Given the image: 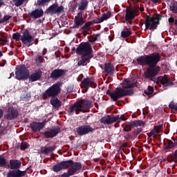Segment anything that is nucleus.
Here are the masks:
<instances>
[{
    "label": "nucleus",
    "mask_w": 177,
    "mask_h": 177,
    "mask_svg": "<svg viewBox=\"0 0 177 177\" xmlns=\"http://www.w3.org/2000/svg\"><path fill=\"white\" fill-rule=\"evenodd\" d=\"M156 81L157 82L163 84V86H172L174 84L170 78L165 75L164 77H157Z\"/></svg>",
    "instance_id": "obj_22"
},
{
    "label": "nucleus",
    "mask_w": 177,
    "mask_h": 177,
    "mask_svg": "<svg viewBox=\"0 0 177 177\" xmlns=\"http://www.w3.org/2000/svg\"><path fill=\"white\" fill-rule=\"evenodd\" d=\"M93 106L92 101L82 99L74 104L71 105L68 111V115L73 116L75 113L79 115L80 112L85 113L88 112L86 109H90L93 108Z\"/></svg>",
    "instance_id": "obj_4"
},
{
    "label": "nucleus",
    "mask_w": 177,
    "mask_h": 177,
    "mask_svg": "<svg viewBox=\"0 0 177 177\" xmlns=\"http://www.w3.org/2000/svg\"><path fill=\"white\" fill-rule=\"evenodd\" d=\"M7 62L6 60H2V62L0 63V66L3 67L6 64Z\"/></svg>",
    "instance_id": "obj_61"
},
{
    "label": "nucleus",
    "mask_w": 177,
    "mask_h": 177,
    "mask_svg": "<svg viewBox=\"0 0 177 177\" xmlns=\"http://www.w3.org/2000/svg\"><path fill=\"white\" fill-rule=\"evenodd\" d=\"M139 12V7H129L127 8L125 10V21H127V24H132L133 19L138 15V12Z\"/></svg>",
    "instance_id": "obj_10"
},
{
    "label": "nucleus",
    "mask_w": 177,
    "mask_h": 177,
    "mask_svg": "<svg viewBox=\"0 0 177 177\" xmlns=\"http://www.w3.org/2000/svg\"><path fill=\"white\" fill-rule=\"evenodd\" d=\"M84 20H82L80 19L75 18L74 22L77 26H80L83 24Z\"/></svg>",
    "instance_id": "obj_48"
},
{
    "label": "nucleus",
    "mask_w": 177,
    "mask_h": 177,
    "mask_svg": "<svg viewBox=\"0 0 177 177\" xmlns=\"http://www.w3.org/2000/svg\"><path fill=\"white\" fill-rule=\"evenodd\" d=\"M73 53H76L80 56H84L90 58H93V49L90 42H82L79 44L77 48Z\"/></svg>",
    "instance_id": "obj_6"
},
{
    "label": "nucleus",
    "mask_w": 177,
    "mask_h": 177,
    "mask_svg": "<svg viewBox=\"0 0 177 177\" xmlns=\"http://www.w3.org/2000/svg\"><path fill=\"white\" fill-rule=\"evenodd\" d=\"M4 111L2 109H0V120L3 117Z\"/></svg>",
    "instance_id": "obj_62"
},
{
    "label": "nucleus",
    "mask_w": 177,
    "mask_h": 177,
    "mask_svg": "<svg viewBox=\"0 0 177 177\" xmlns=\"http://www.w3.org/2000/svg\"><path fill=\"white\" fill-rule=\"evenodd\" d=\"M19 116V111L17 108L13 106H10L6 109L4 119L8 121H12L18 118Z\"/></svg>",
    "instance_id": "obj_9"
},
{
    "label": "nucleus",
    "mask_w": 177,
    "mask_h": 177,
    "mask_svg": "<svg viewBox=\"0 0 177 177\" xmlns=\"http://www.w3.org/2000/svg\"><path fill=\"white\" fill-rule=\"evenodd\" d=\"M174 142L170 140H166L163 143V149L165 150H174L177 148V139L171 138Z\"/></svg>",
    "instance_id": "obj_19"
},
{
    "label": "nucleus",
    "mask_w": 177,
    "mask_h": 177,
    "mask_svg": "<svg viewBox=\"0 0 177 177\" xmlns=\"http://www.w3.org/2000/svg\"><path fill=\"white\" fill-rule=\"evenodd\" d=\"M161 55L159 53H153L149 55H145L140 56L136 59L138 65H147L149 66L144 73L145 78L154 81L155 77L160 71V67L157 66V64L161 61Z\"/></svg>",
    "instance_id": "obj_1"
},
{
    "label": "nucleus",
    "mask_w": 177,
    "mask_h": 177,
    "mask_svg": "<svg viewBox=\"0 0 177 177\" xmlns=\"http://www.w3.org/2000/svg\"><path fill=\"white\" fill-rule=\"evenodd\" d=\"M44 15V10L41 9H35V10L32 11L31 12L28 14V17L32 19H39L43 17Z\"/></svg>",
    "instance_id": "obj_21"
},
{
    "label": "nucleus",
    "mask_w": 177,
    "mask_h": 177,
    "mask_svg": "<svg viewBox=\"0 0 177 177\" xmlns=\"http://www.w3.org/2000/svg\"><path fill=\"white\" fill-rule=\"evenodd\" d=\"M91 59H92V58L89 57L81 55L80 59L77 62V66H85V64L86 62L87 63L90 62Z\"/></svg>",
    "instance_id": "obj_27"
},
{
    "label": "nucleus",
    "mask_w": 177,
    "mask_h": 177,
    "mask_svg": "<svg viewBox=\"0 0 177 177\" xmlns=\"http://www.w3.org/2000/svg\"><path fill=\"white\" fill-rule=\"evenodd\" d=\"M138 10H140V12H143L145 10L144 7H140V8H138Z\"/></svg>",
    "instance_id": "obj_64"
},
{
    "label": "nucleus",
    "mask_w": 177,
    "mask_h": 177,
    "mask_svg": "<svg viewBox=\"0 0 177 177\" xmlns=\"http://www.w3.org/2000/svg\"><path fill=\"white\" fill-rule=\"evenodd\" d=\"M66 71L64 69H55L50 74V78L53 80H57L59 78L62 77L66 75Z\"/></svg>",
    "instance_id": "obj_20"
},
{
    "label": "nucleus",
    "mask_w": 177,
    "mask_h": 177,
    "mask_svg": "<svg viewBox=\"0 0 177 177\" xmlns=\"http://www.w3.org/2000/svg\"><path fill=\"white\" fill-rule=\"evenodd\" d=\"M7 165V160H6L5 157L3 156H0V167H6Z\"/></svg>",
    "instance_id": "obj_38"
},
{
    "label": "nucleus",
    "mask_w": 177,
    "mask_h": 177,
    "mask_svg": "<svg viewBox=\"0 0 177 177\" xmlns=\"http://www.w3.org/2000/svg\"><path fill=\"white\" fill-rule=\"evenodd\" d=\"M30 147V145L27 142H22L21 143L20 150L25 151L26 149Z\"/></svg>",
    "instance_id": "obj_40"
},
{
    "label": "nucleus",
    "mask_w": 177,
    "mask_h": 177,
    "mask_svg": "<svg viewBox=\"0 0 177 177\" xmlns=\"http://www.w3.org/2000/svg\"><path fill=\"white\" fill-rule=\"evenodd\" d=\"M122 127L123 128V131L125 132L131 131L132 128H134L133 122H127L126 124H122Z\"/></svg>",
    "instance_id": "obj_29"
},
{
    "label": "nucleus",
    "mask_w": 177,
    "mask_h": 177,
    "mask_svg": "<svg viewBox=\"0 0 177 177\" xmlns=\"http://www.w3.org/2000/svg\"><path fill=\"white\" fill-rule=\"evenodd\" d=\"M88 1L87 0H80V3H79L78 10L83 11L86 10L88 7Z\"/></svg>",
    "instance_id": "obj_30"
},
{
    "label": "nucleus",
    "mask_w": 177,
    "mask_h": 177,
    "mask_svg": "<svg viewBox=\"0 0 177 177\" xmlns=\"http://www.w3.org/2000/svg\"><path fill=\"white\" fill-rule=\"evenodd\" d=\"M21 162L18 160H10L9 165H8L12 170H19L21 167Z\"/></svg>",
    "instance_id": "obj_23"
},
{
    "label": "nucleus",
    "mask_w": 177,
    "mask_h": 177,
    "mask_svg": "<svg viewBox=\"0 0 177 177\" xmlns=\"http://www.w3.org/2000/svg\"><path fill=\"white\" fill-rule=\"evenodd\" d=\"M82 30H91V26L88 24H85L82 27H81Z\"/></svg>",
    "instance_id": "obj_57"
},
{
    "label": "nucleus",
    "mask_w": 177,
    "mask_h": 177,
    "mask_svg": "<svg viewBox=\"0 0 177 177\" xmlns=\"http://www.w3.org/2000/svg\"><path fill=\"white\" fill-rule=\"evenodd\" d=\"M132 124L134 127H145V122L142 121V120H135L132 121Z\"/></svg>",
    "instance_id": "obj_34"
},
{
    "label": "nucleus",
    "mask_w": 177,
    "mask_h": 177,
    "mask_svg": "<svg viewBox=\"0 0 177 177\" xmlns=\"http://www.w3.org/2000/svg\"><path fill=\"white\" fill-rule=\"evenodd\" d=\"M75 19H78L84 21L83 13L82 12H78L77 16L75 17Z\"/></svg>",
    "instance_id": "obj_52"
},
{
    "label": "nucleus",
    "mask_w": 177,
    "mask_h": 177,
    "mask_svg": "<svg viewBox=\"0 0 177 177\" xmlns=\"http://www.w3.org/2000/svg\"><path fill=\"white\" fill-rule=\"evenodd\" d=\"M56 147L55 146H49L48 147L41 148V153L44 155L48 156L50 153L54 151Z\"/></svg>",
    "instance_id": "obj_28"
},
{
    "label": "nucleus",
    "mask_w": 177,
    "mask_h": 177,
    "mask_svg": "<svg viewBox=\"0 0 177 177\" xmlns=\"http://www.w3.org/2000/svg\"><path fill=\"white\" fill-rule=\"evenodd\" d=\"M61 129L57 127L55 129H48L44 132H41L40 134L43 139H49L56 137L57 134L60 132Z\"/></svg>",
    "instance_id": "obj_12"
},
{
    "label": "nucleus",
    "mask_w": 177,
    "mask_h": 177,
    "mask_svg": "<svg viewBox=\"0 0 177 177\" xmlns=\"http://www.w3.org/2000/svg\"><path fill=\"white\" fill-rule=\"evenodd\" d=\"M175 22V19L174 17L169 18V23L171 24Z\"/></svg>",
    "instance_id": "obj_63"
},
{
    "label": "nucleus",
    "mask_w": 177,
    "mask_h": 177,
    "mask_svg": "<svg viewBox=\"0 0 177 177\" xmlns=\"http://www.w3.org/2000/svg\"><path fill=\"white\" fill-rule=\"evenodd\" d=\"M42 76V71H35L34 73L30 75L28 77L30 82H36L38 80H40Z\"/></svg>",
    "instance_id": "obj_24"
},
{
    "label": "nucleus",
    "mask_w": 177,
    "mask_h": 177,
    "mask_svg": "<svg viewBox=\"0 0 177 177\" xmlns=\"http://www.w3.org/2000/svg\"><path fill=\"white\" fill-rule=\"evenodd\" d=\"M119 119V115L115 116L105 115L100 120V122L104 124H112Z\"/></svg>",
    "instance_id": "obj_17"
},
{
    "label": "nucleus",
    "mask_w": 177,
    "mask_h": 177,
    "mask_svg": "<svg viewBox=\"0 0 177 177\" xmlns=\"http://www.w3.org/2000/svg\"><path fill=\"white\" fill-rule=\"evenodd\" d=\"M20 40L23 44H24L27 46L33 45L34 38L30 35V31L27 29L24 30V31L22 32V35L20 38Z\"/></svg>",
    "instance_id": "obj_11"
},
{
    "label": "nucleus",
    "mask_w": 177,
    "mask_h": 177,
    "mask_svg": "<svg viewBox=\"0 0 177 177\" xmlns=\"http://www.w3.org/2000/svg\"><path fill=\"white\" fill-rule=\"evenodd\" d=\"M32 167L31 166L26 169V171H21L20 169L12 170L7 173L6 177H24L27 174V171Z\"/></svg>",
    "instance_id": "obj_18"
},
{
    "label": "nucleus",
    "mask_w": 177,
    "mask_h": 177,
    "mask_svg": "<svg viewBox=\"0 0 177 177\" xmlns=\"http://www.w3.org/2000/svg\"><path fill=\"white\" fill-rule=\"evenodd\" d=\"M71 176H74L68 169L66 173H64L63 174L61 175V177H70Z\"/></svg>",
    "instance_id": "obj_49"
},
{
    "label": "nucleus",
    "mask_w": 177,
    "mask_h": 177,
    "mask_svg": "<svg viewBox=\"0 0 177 177\" xmlns=\"http://www.w3.org/2000/svg\"><path fill=\"white\" fill-rule=\"evenodd\" d=\"M12 17V16L10 15H6L3 17V19H0V24H3L8 20H10L11 18Z\"/></svg>",
    "instance_id": "obj_44"
},
{
    "label": "nucleus",
    "mask_w": 177,
    "mask_h": 177,
    "mask_svg": "<svg viewBox=\"0 0 177 177\" xmlns=\"http://www.w3.org/2000/svg\"><path fill=\"white\" fill-rule=\"evenodd\" d=\"M68 168L69 171L75 175L77 171L82 169V165L80 162H74L73 160H70L58 162L53 167L52 170L54 172L58 173Z\"/></svg>",
    "instance_id": "obj_3"
},
{
    "label": "nucleus",
    "mask_w": 177,
    "mask_h": 177,
    "mask_svg": "<svg viewBox=\"0 0 177 177\" xmlns=\"http://www.w3.org/2000/svg\"><path fill=\"white\" fill-rule=\"evenodd\" d=\"M167 161H169V162H174L177 163V149L176 150V151L173 152V153L169 156V158H167Z\"/></svg>",
    "instance_id": "obj_31"
},
{
    "label": "nucleus",
    "mask_w": 177,
    "mask_h": 177,
    "mask_svg": "<svg viewBox=\"0 0 177 177\" xmlns=\"http://www.w3.org/2000/svg\"><path fill=\"white\" fill-rule=\"evenodd\" d=\"M30 76L29 70L26 65H19L16 68L15 78L18 80H27Z\"/></svg>",
    "instance_id": "obj_8"
},
{
    "label": "nucleus",
    "mask_w": 177,
    "mask_h": 177,
    "mask_svg": "<svg viewBox=\"0 0 177 177\" xmlns=\"http://www.w3.org/2000/svg\"><path fill=\"white\" fill-rule=\"evenodd\" d=\"M153 128L158 132V133H159L160 130L163 128V124H160L158 126L154 127Z\"/></svg>",
    "instance_id": "obj_53"
},
{
    "label": "nucleus",
    "mask_w": 177,
    "mask_h": 177,
    "mask_svg": "<svg viewBox=\"0 0 177 177\" xmlns=\"http://www.w3.org/2000/svg\"><path fill=\"white\" fill-rule=\"evenodd\" d=\"M62 12H64L63 6H59L58 3H53L46 10L45 13L53 15L54 14H61Z\"/></svg>",
    "instance_id": "obj_13"
},
{
    "label": "nucleus",
    "mask_w": 177,
    "mask_h": 177,
    "mask_svg": "<svg viewBox=\"0 0 177 177\" xmlns=\"http://www.w3.org/2000/svg\"><path fill=\"white\" fill-rule=\"evenodd\" d=\"M31 98V94L27 91L22 92L21 99L22 100L28 101Z\"/></svg>",
    "instance_id": "obj_33"
},
{
    "label": "nucleus",
    "mask_w": 177,
    "mask_h": 177,
    "mask_svg": "<svg viewBox=\"0 0 177 177\" xmlns=\"http://www.w3.org/2000/svg\"><path fill=\"white\" fill-rule=\"evenodd\" d=\"M100 35H99V34H97V35H92V36H91L90 37V39H88V43H93V42H95L97 39V38H98V37L100 36Z\"/></svg>",
    "instance_id": "obj_42"
},
{
    "label": "nucleus",
    "mask_w": 177,
    "mask_h": 177,
    "mask_svg": "<svg viewBox=\"0 0 177 177\" xmlns=\"http://www.w3.org/2000/svg\"><path fill=\"white\" fill-rule=\"evenodd\" d=\"M95 129L92 128L90 125L80 126L76 129V132L80 136H84L90 133H93Z\"/></svg>",
    "instance_id": "obj_15"
},
{
    "label": "nucleus",
    "mask_w": 177,
    "mask_h": 177,
    "mask_svg": "<svg viewBox=\"0 0 177 177\" xmlns=\"http://www.w3.org/2000/svg\"><path fill=\"white\" fill-rule=\"evenodd\" d=\"M21 38V35L19 32H15L12 34V39L15 40L16 41H19Z\"/></svg>",
    "instance_id": "obj_39"
},
{
    "label": "nucleus",
    "mask_w": 177,
    "mask_h": 177,
    "mask_svg": "<svg viewBox=\"0 0 177 177\" xmlns=\"http://www.w3.org/2000/svg\"><path fill=\"white\" fill-rule=\"evenodd\" d=\"M153 88L151 86H149L147 90L144 91V93L147 95H151L153 94Z\"/></svg>",
    "instance_id": "obj_41"
},
{
    "label": "nucleus",
    "mask_w": 177,
    "mask_h": 177,
    "mask_svg": "<svg viewBox=\"0 0 177 177\" xmlns=\"http://www.w3.org/2000/svg\"><path fill=\"white\" fill-rule=\"evenodd\" d=\"M128 147V144H127V143H123V144H122V145L120 146V149L124 150L123 149H124V148H126V147Z\"/></svg>",
    "instance_id": "obj_59"
},
{
    "label": "nucleus",
    "mask_w": 177,
    "mask_h": 177,
    "mask_svg": "<svg viewBox=\"0 0 177 177\" xmlns=\"http://www.w3.org/2000/svg\"><path fill=\"white\" fill-rule=\"evenodd\" d=\"M27 0H13V2L15 3V6L17 7L21 6L24 4V1H26Z\"/></svg>",
    "instance_id": "obj_43"
},
{
    "label": "nucleus",
    "mask_w": 177,
    "mask_h": 177,
    "mask_svg": "<svg viewBox=\"0 0 177 177\" xmlns=\"http://www.w3.org/2000/svg\"><path fill=\"white\" fill-rule=\"evenodd\" d=\"M73 90H74V86H69L66 88V91L68 93H71L73 92Z\"/></svg>",
    "instance_id": "obj_56"
},
{
    "label": "nucleus",
    "mask_w": 177,
    "mask_h": 177,
    "mask_svg": "<svg viewBox=\"0 0 177 177\" xmlns=\"http://www.w3.org/2000/svg\"><path fill=\"white\" fill-rule=\"evenodd\" d=\"M8 41L7 37L5 35L2 34L0 37V44L4 46L8 43Z\"/></svg>",
    "instance_id": "obj_37"
},
{
    "label": "nucleus",
    "mask_w": 177,
    "mask_h": 177,
    "mask_svg": "<svg viewBox=\"0 0 177 177\" xmlns=\"http://www.w3.org/2000/svg\"><path fill=\"white\" fill-rule=\"evenodd\" d=\"M97 86L96 82H95L91 78L86 77L81 81L80 87L81 88H86L88 91V88H95Z\"/></svg>",
    "instance_id": "obj_14"
},
{
    "label": "nucleus",
    "mask_w": 177,
    "mask_h": 177,
    "mask_svg": "<svg viewBox=\"0 0 177 177\" xmlns=\"http://www.w3.org/2000/svg\"><path fill=\"white\" fill-rule=\"evenodd\" d=\"M136 83H131V81L128 79H125L122 82V88H116L114 91L108 89L106 94L113 100V101L116 102L118 99L122 98L124 96L132 95L134 93L133 89L124 90L128 88H133L135 87Z\"/></svg>",
    "instance_id": "obj_2"
},
{
    "label": "nucleus",
    "mask_w": 177,
    "mask_h": 177,
    "mask_svg": "<svg viewBox=\"0 0 177 177\" xmlns=\"http://www.w3.org/2000/svg\"><path fill=\"white\" fill-rule=\"evenodd\" d=\"M48 121L44 120L42 122H32L30 124V128L31 129V131L36 133L37 132L41 131L46 125Z\"/></svg>",
    "instance_id": "obj_16"
},
{
    "label": "nucleus",
    "mask_w": 177,
    "mask_h": 177,
    "mask_svg": "<svg viewBox=\"0 0 177 177\" xmlns=\"http://www.w3.org/2000/svg\"><path fill=\"white\" fill-rule=\"evenodd\" d=\"M162 18V16L160 14H155L152 16L147 15L144 23L145 26V30H150L153 31L156 30Z\"/></svg>",
    "instance_id": "obj_5"
},
{
    "label": "nucleus",
    "mask_w": 177,
    "mask_h": 177,
    "mask_svg": "<svg viewBox=\"0 0 177 177\" xmlns=\"http://www.w3.org/2000/svg\"><path fill=\"white\" fill-rule=\"evenodd\" d=\"M170 10L173 12V13H177V1H173L170 3Z\"/></svg>",
    "instance_id": "obj_35"
},
{
    "label": "nucleus",
    "mask_w": 177,
    "mask_h": 177,
    "mask_svg": "<svg viewBox=\"0 0 177 177\" xmlns=\"http://www.w3.org/2000/svg\"><path fill=\"white\" fill-rule=\"evenodd\" d=\"M83 78H84V75H83V74H80V75H79V78L77 79V82H81Z\"/></svg>",
    "instance_id": "obj_60"
},
{
    "label": "nucleus",
    "mask_w": 177,
    "mask_h": 177,
    "mask_svg": "<svg viewBox=\"0 0 177 177\" xmlns=\"http://www.w3.org/2000/svg\"><path fill=\"white\" fill-rule=\"evenodd\" d=\"M35 61L39 63H42L44 61V57L43 56H39L38 57H36Z\"/></svg>",
    "instance_id": "obj_54"
},
{
    "label": "nucleus",
    "mask_w": 177,
    "mask_h": 177,
    "mask_svg": "<svg viewBox=\"0 0 177 177\" xmlns=\"http://www.w3.org/2000/svg\"><path fill=\"white\" fill-rule=\"evenodd\" d=\"M111 17V12L109 11L107 13H104L100 18V22H103L104 20H107Z\"/></svg>",
    "instance_id": "obj_36"
},
{
    "label": "nucleus",
    "mask_w": 177,
    "mask_h": 177,
    "mask_svg": "<svg viewBox=\"0 0 177 177\" xmlns=\"http://www.w3.org/2000/svg\"><path fill=\"white\" fill-rule=\"evenodd\" d=\"M6 127H0V135L6 133Z\"/></svg>",
    "instance_id": "obj_55"
},
{
    "label": "nucleus",
    "mask_w": 177,
    "mask_h": 177,
    "mask_svg": "<svg viewBox=\"0 0 177 177\" xmlns=\"http://www.w3.org/2000/svg\"><path fill=\"white\" fill-rule=\"evenodd\" d=\"M169 108H170L171 111H177V103H174V102H170V104H169Z\"/></svg>",
    "instance_id": "obj_47"
},
{
    "label": "nucleus",
    "mask_w": 177,
    "mask_h": 177,
    "mask_svg": "<svg viewBox=\"0 0 177 177\" xmlns=\"http://www.w3.org/2000/svg\"><path fill=\"white\" fill-rule=\"evenodd\" d=\"M132 35V32L130 28H125L121 32L120 36L122 38H127Z\"/></svg>",
    "instance_id": "obj_32"
},
{
    "label": "nucleus",
    "mask_w": 177,
    "mask_h": 177,
    "mask_svg": "<svg viewBox=\"0 0 177 177\" xmlns=\"http://www.w3.org/2000/svg\"><path fill=\"white\" fill-rule=\"evenodd\" d=\"M51 0H37V5L44 6L46 3H49Z\"/></svg>",
    "instance_id": "obj_45"
},
{
    "label": "nucleus",
    "mask_w": 177,
    "mask_h": 177,
    "mask_svg": "<svg viewBox=\"0 0 177 177\" xmlns=\"http://www.w3.org/2000/svg\"><path fill=\"white\" fill-rule=\"evenodd\" d=\"M124 138L126 140V141H129L133 138V136L131 133H127L124 136Z\"/></svg>",
    "instance_id": "obj_50"
},
{
    "label": "nucleus",
    "mask_w": 177,
    "mask_h": 177,
    "mask_svg": "<svg viewBox=\"0 0 177 177\" xmlns=\"http://www.w3.org/2000/svg\"><path fill=\"white\" fill-rule=\"evenodd\" d=\"M104 73L109 74V75H113L115 71L114 66L110 62L106 63L104 64Z\"/></svg>",
    "instance_id": "obj_25"
},
{
    "label": "nucleus",
    "mask_w": 177,
    "mask_h": 177,
    "mask_svg": "<svg viewBox=\"0 0 177 177\" xmlns=\"http://www.w3.org/2000/svg\"><path fill=\"white\" fill-rule=\"evenodd\" d=\"M50 104L55 109L62 106V102L58 99L57 97H52L50 100Z\"/></svg>",
    "instance_id": "obj_26"
},
{
    "label": "nucleus",
    "mask_w": 177,
    "mask_h": 177,
    "mask_svg": "<svg viewBox=\"0 0 177 177\" xmlns=\"http://www.w3.org/2000/svg\"><path fill=\"white\" fill-rule=\"evenodd\" d=\"M142 129L141 128H138V129H136L134 130V131L133 132V136L135 137V138H137L138 136L142 133Z\"/></svg>",
    "instance_id": "obj_46"
},
{
    "label": "nucleus",
    "mask_w": 177,
    "mask_h": 177,
    "mask_svg": "<svg viewBox=\"0 0 177 177\" xmlns=\"http://www.w3.org/2000/svg\"><path fill=\"white\" fill-rule=\"evenodd\" d=\"M156 133H158L157 131L156 130L155 128H153L151 131H150V136H153V138L156 137Z\"/></svg>",
    "instance_id": "obj_51"
},
{
    "label": "nucleus",
    "mask_w": 177,
    "mask_h": 177,
    "mask_svg": "<svg viewBox=\"0 0 177 177\" xmlns=\"http://www.w3.org/2000/svg\"><path fill=\"white\" fill-rule=\"evenodd\" d=\"M61 82H57L43 93V99L48 100L57 97L61 93Z\"/></svg>",
    "instance_id": "obj_7"
},
{
    "label": "nucleus",
    "mask_w": 177,
    "mask_h": 177,
    "mask_svg": "<svg viewBox=\"0 0 177 177\" xmlns=\"http://www.w3.org/2000/svg\"><path fill=\"white\" fill-rule=\"evenodd\" d=\"M118 120L125 121L127 120V118L124 115H122L120 117V115H118Z\"/></svg>",
    "instance_id": "obj_58"
}]
</instances>
